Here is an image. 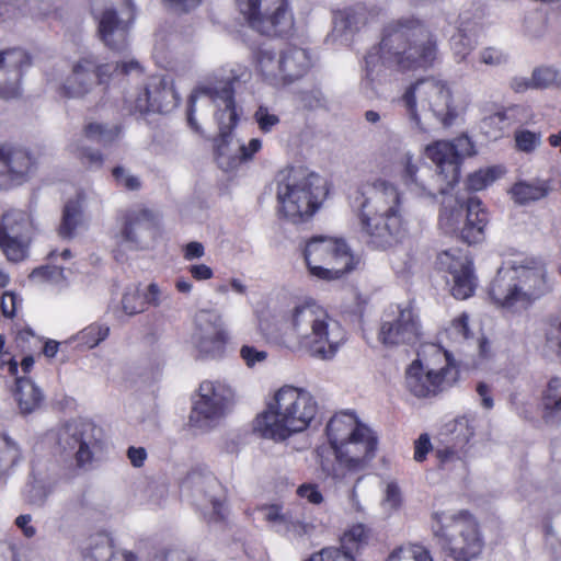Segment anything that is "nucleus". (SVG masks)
<instances>
[{
    "label": "nucleus",
    "instance_id": "nucleus-1",
    "mask_svg": "<svg viewBox=\"0 0 561 561\" xmlns=\"http://www.w3.org/2000/svg\"><path fill=\"white\" fill-rule=\"evenodd\" d=\"M438 60L434 35L419 20L408 18L386 26L379 45L365 56V89L377 92L389 71L426 70Z\"/></svg>",
    "mask_w": 561,
    "mask_h": 561
},
{
    "label": "nucleus",
    "instance_id": "nucleus-2",
    "mask_svg": "<svg viewBox=\"0 0 561 561\" xmlns=\"http://www.w3.org/2000/svg\"><path fill=\"white\" fill-rule=\"evenodd\" d=\"M234 79L233 76L227 75L225 68L214 70L192 91L187 110L188 125L195 131H199L201 128L194 117L197 102L207 99L216 107L215 117L219 127V136L215 139L216 161L226 172L234 171L243 162L252 160L262 148L259 138H252L245 144L231 135L239 119L233 92Z\"/></svg>",
    "mask_w": 561,
    "mask_h": 561
},
{
    "label": "nucleus",
    "instance_id": "nucleus-3",
    "mask_svg": "<svg viewBox=\"0 0 561 561\" xmlns=\"http://www.w3.org/2000/svg\"><path fill=\"white\" fill-rule=\"evenodd\" d=\"M423 152L435 164V171L411 150H403L398 158L399 175L413 197L435 203L438 194H447L459 181L461 161L474 153V146L468 136L462 135L450 141L428 144Z\"/></svg>",
    "mask_w": 561,
    "mask_h": 561
},
{
    "label": "nucleus",
    "instance_id": "nucleus-4",
    "mask_svg": "<svg viewBox=\"0 0 561 561\" xmlns=\"http://www.w3.org/2000/svg\"><path fill=\"white\" fill-rule=\"evenodd\" d=\"M348 206L359 231L376 249L393 247L407 231L403 196L390 181L376 179L357 185L348 194Z\"/></svg>",
    "mask_w": 561,
    "mask_h": 561
},
{
    "label": "nucleus",
    "instance_id": "nucleus-5",
    "mask_svg": "<svg viewBox=\"0 0 561 561\" xmlns=\"http://www.w3.org/2000/svg\"><path fill=\"white\" fill-rule=\"evenodd\" d=\"M325 434L335 456V465L321 460V469L330 477L342 480L347 473L368 468L375 458L378 437L353 413L334 414L327 424Z\"/></svg>",
    "mask_w": 561,
    "mask_h": 561
},
{
    "label": "nucleus",
    "instance_id": "nucleus-6",
    "mask_svg": "<svg viewBox=\"0 0 561 561\" xmlns=\"http://www.w3.org/2000/svg\"><path fill=\"white\" fill-rule=\"evenodd\" d=\"M553 289V279L543 261L518 257L497 270L489 295L499 307L511 311L528 308Z\"/></svg>",
    "mask_w": 561,
    "mask_h": 561
},
{
    "label": "nucleus",
    "instance_id": "nucleus-7",
    "mask_svg": "<svg viewBox=\"0 0 561 561\" xmlns=\"http://www.w3.org/2000/svg\"><path fill=\"white\" fill-rule=\"evenodd\" d=\"M318 413L314 397L306 389L283 386L252 422L253 432L276 443L306 431Z\"/></svg>",
    "mask_w": 561,
    "mask_h": 561
},
{
    "label": "nucleus",
    "instance_id": "nucleus-8",
    "mask_svg": "<svg viewBox=\"0 0 561 561\" xmlns=\"http://www.w3.org/2000/svg\"><path fill=\"white\" fill-rule=\"evenodd\" d=\"M275 185L277 213L294 224L310 219L328 193L325 180L304 169L279 171Z\"/></svg>",
    "mask_w": 561,
    "mask_h": 561
},
{
    "label": "nucleus",
    "instance_id": "nucleus-9",
    "mask_svg": "<svg viewBox=\"0 0 561 561\" xmlns=\"http://www.w3.org/2000/svg\"><path fill=\"white\" fill-rule=\"evenodd\" d=\"M296 346L309 351H336L345 340L339 322L312 298L294 305L285 318Z\"/></svg>",
    "mask_w": 561,
    "mask_h": 561
},
{
    "label": "nucleus",
    "instance_id": "nucleus-10",
    "mask_svg": "<svg viewBox=\"0 0 561 561\" xmlns=\"http://www.w3.org/2000/svg\"><path fill=\"white\" fill-rule=\"evenodd\" d=\"M402 102L410 118L421 129V114L430 113L443 125H451L460 114L451 83L442 76L421 78L403 93Z\"/></svg>",
    "mask_w": 561,
    "mask_h": 561
},
{
    "label": "nucleus",
    "instance_id": "nucleus-11",
    "mask_svg": "<svg viewBox=\"0 0 561 561\" xmlns=\"http://www.w3.org/2000/svg\"><path fill=\"white\" fill-rule=\"evenodd\" d=\"M432 520L433 536L448 557L470 561L481 554L483 536L472 514L467 511L436 512Z\"/></svg>",
    "mask_w": 561,
    "mask_h": 561
},
{
    "label": "nucleus",
    "instance_id": "nucleus-12",
    "mask_svg": "<svg viewBox=\"0 0 561 561\" xmlns=\"http://www.w3.org/2000/svg\"><path fill=\"white\" fill-rule=\"evenodd\" d=\"M459 380L453 353H417L404 370V388L417 399H428L450 389Z\"/></svg>",
    "mask_w": 561,
    "mask_h": 561
},
{
    "label": "nucleus",
    "instance_id": "nucleus-13",
    "mask_svg": "<svg viewBox=\"0 0 561 561\" xmlns=\"http://www.w3.org/2000/svg\"><path fill=\"white\" fill-rule=\"evenodd\" d=\"M142 71L141 64L135 58L113 64L88 53L72 64L71 72L62 82L60 92L67 98L81 99L91 93L96 84L107 83L114 75H140Z\"/></svg>",
    "mask_w": 561,
    "mask_h": 561
},
{
    "label": "nucleus",
    "instance_id": "nucleus-14",
    "mask_svg": "<svg viewBox=\"0 0 561 561\" xmlns=\"http://www.w3.org/2000/svg\"><path fill=\"white\" fill-rule=\"evenodd\" d=\"M302 256L310 276L325 282L342 278L356 265V259L343 238L318 234L309 238Z\"/></svg>",
    "mask_w": 561,
    "mask_h": 561
},
{
    "label": "nucleus",
    "instance_id": "nucleus-15",
    "mask_svg": "<svg viewBox=\"0 0 561 561\" xmlns=\"http://www.w3.org/2000/svg\"><path fill=\"white\" fill-rule=\"evenodd\" d=\"M313 65L307 48L293 44L279 48L263 47L256 55V70L263 81L283 88L304 78Z\"/></svg>",
    "mask_w": 561,
    "mask_h": 561
},
{
    "label": "nucleus",
    "instance_id": "nucleus-16",
    "mask_svg": "<svg viewBox=\"0 0 561 561\" xmlns=\"http://www.w3.org/2000/svg\"><path fill=\"white\" fill-rule=\"evenodd\" d=\"M233 390L219 381H203L192 398L190 423L201 430H211L231 412Z\"/></svg>",
    "mask_w": 561,
    "mask_h": 561
},
{
    "label": "nucleus",
    "instance_id": "nucleus-17",
    "mask_svg": "<svg viewBox=\"0 0 561 561\" xmlns=\"http://www.w3.org/2000/svg\"><path fill=\"white\" fill-rule=\"evenodd\" d=\"M249 25L265 35H283L294 26L290 0H234Z\"/></svg>",
    "mask_w": 561,
    "mask_h": 561
},
{
    "label": "nucleus",
    "instance_id": "nucleus-18",
    "mask_svg": "<svg viewBox=\"0 0 561 561\" xmlns=\"http://www.w3.org/2000/svg\"><path fill=\"white\" fill-rule=\"evenodd\" d=\"M35 231L32 216L21 209H10L3 214L0 224V249L9 261L20 262L27 250Z\"/></svg>",
    "mask_w": 561,
    "mask_h": 561
},
{
    "label": "nucleus",
    "instance_id": "nucleus-19",
    "mask_svg": "<svg viewBox=\"0 0 561 561\" xmlns=\"http://www.w3.org/2000/svg\"><path fill=\"white\" fill-rule=\"evenodd\" d=\"M385 346H413L421 340L417 317L410 306H396L386 313L379 331Z\"/></svg>",
    "mask_w": 561,
    "mask_h": 561
},
{
    "label": "nucleus",
    "instance_id": "nucleus-20",
    "mask_svg": "<svg viewBox=\"0 0 561 561\" xmlns=\"http://www.w3.org/2000/svg\"><path fill=\"white\" fill-rule=\"evenodd\" d=\"M180 98L172 81L163 76H152L142 90L127 102L129 110L135 113H169L179 104Z\"/></svg>",
    "mask_w": 561,
    "mask_h": 561
},
{
    "label": "nucleus",
    "instance_id": "nucleus-21",
    "mask_svg": "<svg viewBox=\"0 0 561 561\" xmlns=\"http://www.w3.org/2000/svg\"><path fill=\"white\" fill-rule=\"evenodd\" d=\"M100 442L101 430L87 421L70 422L59 433V445L64 450L75 454L78 467L91 465Z\"/></svg>",
    "mask_w": 561,
    "mask_h": 561
},
{
    "label": "nucleus",
    "instance_id": "nucleus-22",
    "mask_svg": "<svg viewBox=\"0 0 561 561\" xmlns=\"http://www.w3.org/2000/svg\"><path fill=\"white\" fill-rule=\"evenodd\" d=\"M438 266L448 273L450 293L456 299L471 297L477 287V279L469 256L459 249H450L438 254Z\"/></svg>",
    "mask_w": 561,
    "mask_h": 561
},
{
    "label": "nucleus",
    "instance_id": "nucleus-23",
    "mask_svg": "<svg viewBox=\"0 0 561 561\" xmlns=\"http://www.w3.org/2000/svg\"><path fill=\"white\" fill-rule=\"evenodd\" d=\"M134 19L131 0H116L106 8L99 19L102 41L113 50H124L127 46V30Z\"/></svg>",
    "mask_w": 561,
    "mask_h": 561
},
{
    "label": "nucleus",
    "instance_id": "nucleus-24",
    "mask_svg": "<svg viewBox=\"0 0 561 561\" xmlns=\"http://www.w3.org/2000/svg\"><path fill=\"white\" fill-rule=\"evenodd\" d=\"M156 218L152 211L144 207H134L121 218V229L115 236L116 242L125 250L145 249L152 236Z\"/></svg>",
    "mask_w": 561,
    "mask_h": 561
},
{
    "label": "nucleus",
    "instance_id": "nucleus-25",
    "mask_svg": "<svg viewBox=\"0 0 561 561\" xmlns=\"http://www.w3.org/2000/svg\"><path fill=\"white\" fill-rule=\"evenodd\" d=\"M119 134L121 128L117 125L90 122L85 124L82 135H79L69 144L68 150L80 159L82 163L99 168L103 163L102 153L96 149L85 147L82 144L83 139L107 145L117 139Z\"/></svg>",
    "mask_w": 561,
    "mask_h": 561
},
{
    "label": "nucleus",
    "instance_id": "nucleus-26",
    "mask_svg": "<svg viewBox=\"0 0 561 561\" xmlns=\"http://www.w3.org/2000/svg\"><path fill=\"white\" fill-rule=\"evenodd\" d=\"M34 162L23 149L3 147L0 149V190H7L26 182Z\"/></svg>",
    "mask_w": 561,
    "mask_h": 561
},
{
    "label": "nucleus",
    "instance_id": "nucleus-27",
    "mask_svg": "<svg viewBox=\"0 0 561 561\" xmlns=\"http://www.w3.org/2000/svg\"><path fill=\"white\" fill-rule=\"evenodd\" d=\"M25 54L21 49L0 53V98L12 99L20 94L21 67Z\"/></svg>",
    "mask_w": 561,
    "mask_h": 561
},
{
    "label": "nucleus",
    "instance_id": "nucleus-28",
    "mask_svg": "<svg viewBox=\"0 0 561 561\" xmlns=\"http://www.w3.org/2000/svg\"><path fill=\"white\" fill-rule=\"evenodd\" d=\"M194 325L201 339L219 346L230 340L222 314L215 309H199L194 316Z\"/></svg>",
    "mask_w": 561,
    "mask_h": 561
},
{
    "label": "nucleus",
    "instance_id": "nucleus-29",
    "mask_svg": "<svg viewBox=\"0 0 561 561\" xmlns=\"http://www.w3.org/2000/svg\"><path fill=\"white\" fill-rule=\"evenodd\" d=\"M488 221V213L482 207L481 201L477 197H470L466 203L461 239L468 244L482 241Z\"/></svg>",
    "mask_w": 561,
    "mask_h": 561
},
{
    "label": "nucleus",
    "instance_id": "nucleus-30",
    "mask_svg": "<svg viewBox=\"0 0 561 561\" xmlns=\"http://www.w3.org/2000/svg\"><path fill=\"white\" fill-rule=\"evenodd\" d=\"M477 27V22L471 21L467 13L459 15L457 32L450 38V48L459 61L465 60L476 48Z\"/></svg>",
    "mask_w": 561,
    "mask_h": 561
},
{
    "label": "nucleus",
    "instance_id": "nucleus-31",
    "mask_svg": "<svg viewBox=\"0 0 561 561\" xmlns=\"http://www.w3.org/2000/svg\"><path fill=\"white\" fill-rule=\"evenodd\" d=\"M85 207V196L81 193L75 198L69 199L62 210L61 222L58 228V234L64 239H71L77 234V230L84 225L83 209Z\"/></svg>",
    "mask_w": 561,
    "mask_h": 561
},
{
    "label": "nucleus",
    "instance_id": "nucleus-32",
    "mask_svg": "<svg viewBox=\"0 0 561 561\" xmlns=\"http://www.w3.org/2000/svg\"><path fill=\"white\" fill-rule=\"evenodd\" d=\"M465 211L466 204L463 202L457 197H446L438 217L440 230L447 234H459L461 237Z\"/></svg>",
    "mask_w": 561,
    "mask_h": 561
},
{
    "label": "nucleus",
    "instance_id": "nucleus-33",
    "mask_svg": "<svg viewBox=\"0 0 561 561\" xmlns=\"http://www.w3.org/2000/svg\"><path fill=\"white\" fill-rule=\"evenodd\" d=\"M110 328L106 324L91 323L77 334L60 342L65 348H87L92 350L101 345L108 336Z\"/></svg>",
    "mask_w": 561,
    "mask_h": 561
},
{
    "label": "nucleus",
    "instance_id": "nucleus-34",
    "mask_svg": "<svg viewBox=\"0 0 561 561\" xmlns=\"http://www.w3.org/2000/svg\"><path fill=\"white\" fill-rule=\"evenodd\" d=\"M367 8L363 3L335 11L333 14V33L341 36L345 31H357L367 22Z\"/></svg>",
    "mask_w": 561,
    "mask_h": 561
},
{
    "label": "nucleus",
    "instance_id": "nucleus-35",
    "mask_svg": "<svg viewBox=\"0 0 561 561\" xmlns=\"http://www.w3.org/2000/svg\"><path fill=\"white\" fill-rule=\"evenodd\" d=\"M14 398L21 412L31 413L39 407L43 400V393L31 379L18 377Z\"/></svg>",
    "mask_w": 561,
    "mask_h": 561
},
{
    "label": "nucleus",
    "instance_id": "nucleus-36",
    "mask_svg": "<svg viewBox=\"0 0 561 561\" xmlns=\"http://www.w3.org/2000/svg\"><path fill=\"white\" fill-rule=\"evenodd\" d=\"M549 190L550 187L546 181H520L512 186L510 194L515 203L525 205L543 198L548 195Z\"/></svg>",
    "mask_w": 561,
    "mask_h": 561
},
{
    "label": "nucleus",
    "instance_id": "nucleus-37",
    "mask_svg": "<svg viewBox=\"0 0 561 561\" xmlns=\"http://www.w3.org/2000/svg\"><path fill=\"white\" fill-rule=\"evenodd\" d=\"M511 125V118L507 112L496 108L494 112L482 117L479 128L481 133L490 140L502 138Z\"/></svg>",
    "mask_w": 561,
    "mask_h": 561
},
{
    "label": "nucleus",
    "instance_id": "nucleus-38",
    "mask_svg": "<svg viewBox=\"0 0 561 561\" xmlns=\"http://www.w3.org/2000/svg\"><path fill=\"white\" fill-rule=\"evenodd\" d=\"M543 419L556 422L561 416V379L552 378L542 396Z\"/></svg>",
    "mask_w": 561,
    "mask_h": 561
},
{
    "label": "nucleus",
    "instance_id": "nucleus-39",
    "mask_svg": "<svg viewBox=\"0 0 561 561\" xmlns=\"http://www.w3.org/2000/svg\"><path fill=\"white\" fill-rule=\"evenodd\" d=\"M453 353V362L459 368V376L465 373L492 369V353Z\"/></svg>",
    "mask_w": 561,
    "mask_h": 561
},
{
    "label": "nucleus",
    "instance_id": "nucleus-40",
    "mask_svg": "<svg viewBox=\"0 0 561 561\" xmlns=\"http://www.w3.org/2000/svg\"><path fill=\"white\" fill-rule=\"evenodd\" d=\"M15 346L21 351H57L60 342L43 339L34 334L31 329L19 330L15 334Z\"/></svg>",
    "mask_w": 561,
    "mask_h": 561
},
{
    "label": "nucleus",
    "instance_id": "nucleus-41",
    "mask_svg": "<svg viewBox=\"0 0 561 561\" xmlns=\"http://www.w3.org/2000/svg\"><path fill=\"white\" fill-rule=\"evenodd\" d=\"M504 173L503 168L497 165L480 169L467 179V185L471 191H481L494 183Z\"/></svg>",
    "mask_w": 561,
    "mask_h": 561
},
{
    "label": "nucleus",
    "instance_id": "nucleus-42",
    "mask_svg": "<svg viewBox=\"0 0 561 561\" xmlns=\"http://www.w3.org/2000/svg\"><path fill=\"white\" fill-rule=\"evenodd\" d=\"M34 365L32 356H25L24 353H0V369L7 370L12 376H16L19 367L23 373H28Z\"/></svg>",
    "mask_w": 561,
    "mask_h": 561
},
{
    "label": "nucleus",
    "instance_id": "nucleus-43",
    "mask_svg": "<svg viewBox=\"0 0 561 561\" xmlns=\"http://www.w3.org/2000/svg\"><path fill=\"white\" fill-rule=\"evenodd\" d=\"M387 561H433V558L425 547L411 543L393 550Z\"/></svg>",
    "mask_w": 561,
    "mask_h": 561
},
{
    "label": "nucleus",
    "instance_id": "nucleus-44",
    "mask_svg": "<svg viewBox=\"0 0 561 561\" xmlns=\"http://www.w3.org/2000/svg\"><path fill=\"white\" fill-rule=\"evenodd\" d=\"M263 520L270 524L271 528L280 534L284 530L289 512H284L278 504L263 505L257 508Z\"/></svg>",
    "mask_w": 561,
    "mask_h": 561
},
{
    "label": "nucleus",
    "instance_id": "nucleus-45",
    "mask_svg": "<svg viewBox=\"0 0 561 561\" xmlns=\"http://www.w3.org/2000/svg\"><path fill=\"white\" fill-rule=\"evenodd\" d=\"M113 552L111 539L107 536H96L87 552L88 561H110Z\"/></svg>",
    "mask_w": 561,
    "mask_h": 561
},
{
    "label": "nucleus",
    "instance_id": "nucleus-46",
    "mask_svg": "<svg viewBox=\"0 0 561 561\" xmlns=\"http://www.w3.org/2000/svg\"><path fill=\"white\" fill-rule=\"evenodd\" d=\"M517 150L522 152H533L541 145V134L528 129L519 128L514 135Z\"/></svg>",
    "mask_w": 561,
    "mask_h": 561
},
{
    "label": "nucleus",
    "instance_id": "nucleus-47",
    "mask_svg": "<svg viewBox=\"0 0 561 561\" xmlns=\"http://www.w3.org/2000/svg\"><path fill=\"white\" fill-rule=\"evenodd\" d=\"M16 444L8 437H0V474L8 471L19 459Z\"/></svg>",
    "mask_w": 561,
    "mask_h": 561
},
{
    "label": "nucleus",
    "instance_id": "nucleus-48",
    "mask_svg": "<svg viewBox=\"0 0 561 561\" xmlns=\"http://www.w3.org/2000/svg\"><path fill=\"white\" fill-rule=\"evenodd\" d=\"M286 522L287 523L285 524L284 530L280 533V535L290 538H301L304 536H309L316 529V525L313 523L307 522L305 519H295L290 513Z\"/></svg>",
    "mask_w": 561,
    "mask_h": 561
},
{
    "label": "nucleus",
    "instance_id": "nucleus-49",
    "mask_svg": "<svg viewBox=\"0 0 561 561\" xmlns=\"http://www.w3.org/2000/svg\"><path fill=\"white\" fill-rule=\"evenodd\" d=\"M145 301L136 286L126 288L122 298V308L126 314L133 316L144 310Z\"/></svg>",
    "mask_w": 561,
    "mask_h": 561
},
{
    "label": "nucleus",
    "instance_id": "nucleus-50",
    "mask_svg": "<svg viewBox=\"0 0 561 561\" xmlns=\"http://www.w3.org/2000/svg\"><path fill=\"white\" fill-rule=\"evenodd\" d=\"M561 82V75L551 67L538 68L533 72V84L535 88H549Z\"/></svg>",
    "mask_w": 561,
    "mask_h": 561
},
{
    "label": "nucleus",
    "instance_id": "nucleus-51",
    "mask_svg": "<svg viewBox=\"0 0 561 561\" xmlns=\"http://www.w3.org/2000/svg\"><path fill=\"white\" fill-rule=\"evenodd\" d=\"M547 347L561 350V314H551L547 319Z\"/></svg>",
    "mask_w": 561,
    "mask_h": 561
},
{
    "label": "nucleus",
    "instance_id": "nucleus-52",
    "mask_svg": "<svg viewBox=\"0 0 561 561\" xmlns=\"http://www.w3.org/2000/svg\"><path fill=\"white\" fill-rule=\"evenodd\" d=\"M253 118L263 133H270L279 123V117L272 113L268 107L260 105L255 111Z\"/></svg>",
    "mask_w": 561,
    "mask_h": 561
},
{
    "label": "nucleus",
    "instance_id": "nucleus-53",
    "mask_svg": "<svg viewBox=\"0 0 561 561\" xmlns=\"http://www.w3.org/2000/svg\"><path fill=\"white\" fill-rule=\"evenodd\" d=\"M367 539V533L362 524L350 527L342 537L343 547L352 550Z\"/></svg>",
    "mask_w": 561,
    "mask_h": 561
},
{
    "label": "nucleus",
    "instance_id": "nucleus-54",
    "mask_svg": "<svg viewBox=\"0 0 561 561\" xmlns=\"http://www.w3.org/2000/svg\"><path fill=\"white\" fill-rule=\"evenodd\" d=\"M113 176L118 185L127 190L134 191L140 187L139 179L123 167H116L113 170Z\"/></svg>",
    "mask_w": 561,
    "mask_h": 561
},
{
    "label": "nucleus",
    "instance_id": "nucleus-55",
    "mask_svg": "<svg viewBox=\"0 0 561 561\" xmlns=\"http://www.w3.org/2000/svg\"><path fill=\"white\" fill-rule=\"evenodd\" d=\"M297 495L313 505H320L323 502V495L316 483H302L297 488Z\"/></svg>",
    "mask_w": 561,
    "mask_h": 561
},
{
    "label": "nucleus",
    "instance_id": "nucleus-56",
    "mask_svg": "<svg viewBox=\"0 0 561 561\" xmlns=\"http://www.w3.org/2000/svg\"><path fill=\"white\" fill-rule=\"evenodd\" d=\"M468 316L461 314L459 318L455 319L450 327L447 329L446 334H448L456 342L466 340L468 337Z\"/></svg>",
    "mask_w": 561,
    "mask_h": 561
},
{
    "label": "nucleus",
    "instance_id": "nucleus-57",
    "mask_svg": "<svg viewBox=\"0 0 561 561\" xmlns=\"http://www.w3.org/2000/svg\"><path fill=\"white\" fill-rule=\"evenodd\" d=\"M307 561H355L354 558L337 549H323L319 553L312 554Z\"/></svg>",
    "mask_w": 561,
    "mask_h": 561
},
{
    "label": "nucleus",
    "instance_id": "nucleus-58",
    "mask_svg": "<svg viewBox=\"0 0 561 561\" xmlns=\"http://www.w3.org/2000/svg\"><path fill=\"white\" fill-rule=\"evenodd\" d=\"M169 298V294L160 288L156 283L148 285L144 296V301L150 306L159 307L164 300Z\"/></svg>",
    "mask_w": 561,
    "mask_h": 561
},
{
    "label": "nucleus",
    "instance_id": "nucleus-59",
    "mask_svg": "<svg viewBox=\"0 0 561 561\" xmlns=\"http://www.w3.org/2000/svg\"><path fill=\"white\" fill-rule=\"evenodd\" d=\"M22 300L12 291H5L1 297V311L4 317L12 318L18 308L21 306Z\"/></svg>",
    "mask_w": 561,
    "mask_h": 561
},
{
    "label": "nucleus",
    "instance_id": "nucleus-60",
    "mask_svg": "<svg viewBox=\"0 0 561 561\" xmlns=\"http://www.w3.org/2000/svg\"><path fill=\"white\" fill-rule=\"evenodd\" d=\"M480 60L486 66H500L506 61V56L494 47H488L481 50Z\"/></svg>",
    "mask_w": 561,
    "mask_h": 561
},
{
    "label": "nucleus",
    "instance_id": "nucleus-61",
    "mask_svg": "<svg viewBox=\"0 0 561 561\" xmlns=\"http://www.w3.org/2000/svg\"><path fill=\"white\" fill-rule=\"evenodd\" d=\"M432 450L430 436L424 433L419 436L414 443V460L422 462L425 460L426 455Z\"/></svg>",
    "mask_w": 561,
    "mask_h": 561
},
{
    "label": "nucleus",
    "instance_id": "nucleus-62",
    "mask_svg": "<svg viewBox=\"0 0 561 561\" xmlns=\"http://www.w3.org/2000/svg\"><path fill=\"white\" fill-rule=\"evenodd\" d=\"M401 501L399 486L393 482L388 483L385 491L383 504L390 510H396L400 506Z\"/></svg>",
    "mask_w": 561,
    "mask_h": 561
},
{
    "label": "nucleus",
    "instance_id": "nucleus-63",
    "mask_svg": "<svg viewBox=\"0 0 561 561\" xmlns=\"http://www.w3.org/2000/svg\"><path fill=\"white\" fill-rule=\"evenodd\" d=\"M49 491L41 483L34 482L30 485L26 496L30 503L42 505L48 496Z\"/></svg>",
    "mask_w": 561,
    "mask_h": 561
},
{
    "label": "nucleus",
    "instance_id": "nucleus-64",
    "mask_svg": "<svg viewBox=\"0 0 561 561\" xmlns=\"http://www.w3.org/2000/svg\"><path fill=\"white\" fill-rule=\"evenodd\" d=\"M455 433H457L459 436H461V442L467 443L470 437L473 436L474 430L471 425V421L466 417L461 416L455 420L454 430Z\"/></svg>",
    "mask_w": 561,
    "mask_h": 561
}]
</instances>
